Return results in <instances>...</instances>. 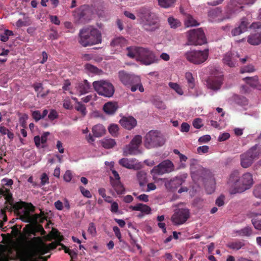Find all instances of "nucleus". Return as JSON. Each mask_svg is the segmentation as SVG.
I'll list each match as a JSON object with an SVG mask.
<instances>
[{"mask_svg":"<svg viewBox=\"0 0 261 261\" xmlns=\"http://www.w3.org/2000/svg\"><path fill=\"white\" fill-rule=\"evenodd\" d=\"M2 183L3 186L0 188V196L4 197L6 200L5 209L9 211H13L23 222H31L32 218L30 213L35 211L34 206L31 203H30L29 206L26 207L24 202L22 201H14L10 189L5 187L6 186L11 188L13 184V181L12 179L4 178L2 179Z\"/></svg>","mask_w":261,"mask_h":261,"instance_id":"nucleus-1","label":"nucleus"},{"mask_svg":"<svg viewBox=\"0 0 261 261\" xmlns=\"http://www.w3.org/2000/svg\"><path fill=\"white\" fill-rule=\"evenodd\" d=\"M228 184L230 188V194L242 193L253 185L252 175L249 172H246L240 176L238 171H234L230 175Z\"/></svg>","mask_w":261,"mask_h":261,"instance_id":"nucleus-2","label":"nucleus"},{"mask_svg":"<svg viewBox=\"0 0 261 261\" xmlns=\"http://www.w3.org/2000/svg\"><path fill=\"white\" fill-rule=\"evenodd\" d=\"M79 42L84 47L101 43V34L100 31L89 25L80 30Z\"/></svg>","mask_w":261,"mask_h":261,"instance_id":"nucleus-3","label":"nucleus"},{"mask_svg":"<svg viewBox=\"0 0 261 261\" xmlns=\"http://www.w3.org/2000/svg\"><path fill=\"white\" fill-rule=\"evenodd\" d=\"M140 19L142 28L147 32H154L160 28L158 17L149 9L142 8L140 10Z\"/></svg>","mask_w":261,"mask_h":261,"instance_id":"nucleus-4","label":"nucleus"},{"mask_svg":"<svg viewBox=\"0 0 261 261\" xmlns=\"http://www.w3.org/2000/svg\"><path fill=\"white\" fill-rule=\"evenodd\" d=\"M165 142V140L160 132L151 130L145 137L144 146L146 148L150 149L161 146Z\"/></svg>","mask_w":261,"mask_h":261,"instance_id":"nucleus-5","label":"nucleus"},{"mask_svg":"<svg viewBox=\"0 0 261 261\" xmlns=\"http://www.w3.org/2000/svg\"><path fill=\"white\" fill-rule=\"evenodd\" d=\"M94 90L99 95L106 97H111L115 92V88L110 82L106 80L94 81L93 84Z\"/></svg>","mask_w":261,"mask_h":261,"instance_id":"nucleus-6","label":"nucleus"},{"mask_svg":"<svg viewBox=\"0 0 261 261\" xmlns=\"http://www.w3.org/2000/svg\"><path fill=\"white\" fill-rule=\"evenodd\" d=\"M259 152L255 145L240 155V165L243 168L250 167L259 157Z\"/></svg>","mask_w":261,"mask_h":261,"instance_id":"nucleus-7","label":"nucleus"},{"mask_svg":"<svg viewBox=\"0 0 261 261\" xmlns=\"http://www.w3.org/2000/svg\"><path fill=\"white\" fill-rule=\"evenodd\" d=\"M208 56V49L203 50H190L184 54L185 58L194 64H200L204 62Z\"/></svg>","mask_w":261,"mask_h":261,"instance_id":"nucleus-8","label":"nucleus"},{"mask_svg":"<svg viewBox=\"0 0 261 261\" xmlns=\"http://www.w3.org/2000/svg\"><path fill=\"white\" fill-rule=\"evenodd\" d=\"M188 40L189 45H202L206 42L204 32L201 28L188 31Z\"/></svg>","mask_w":261,"mask_h":261,"instance_id":"nucleus-9","label":"nucleus"},{"mask_svg":"<svg viewBox=\"0 0 261 261\" xmlns=\"http://www.w3.org/2000/svg\"><path fill=\"white\" fill-rule=\"evenodd\" d=\"M139 51L138 61L145 65H149L159 61L154 53L148 48L141 47Z\"/></svg>","mask_w":261,"mask_h":261,"instance_id":"nucleus-10","label":"nucleus"},{"mask_svg":"<svg viewBox=\"0 0 261 261\" xmlns=\"http://www.w3.org/2000/svg\"><path fill=\"white\" fill-rule=\"evenodd\" d=\"M190 214V211L188 208L176 209L171 217V221L174 225H182L189 218Z\"/></svg>","mask_w":261,"mask_h":261,"instance_id":"nucleus-11","label":"nucleus"},{"mask_svg":"<svg viewBox=\"0 0 261 261\" xmlns=\"http://www.w3.org/2000/svg\"><path fill=\"white\" fill-rule=\"evenodd\" d=\"M142 143V137L140 135H136L130 142L126 145L123 149V155H136L139 153V146Z\"/></svg>","mask_w":261,"mask_h":261,"instance_id":"nucleus-12","label":"nucleus"},{"mask_svg":"<svg viewBox=\"0 0 261 261\" xmlns=\"http://www.w3.org/2000/svg\"><path fill=\"white\" fill-rule=\"evenodd\" d=\"M174 170V165L172 162L169 160H166L154 166L151 170V173L157 175H162L170 173Z\"/></svg>","mask_w":261,"mask_h":261,"instance_id":"nucleus-13","label":"nucleus"},{"mask_svg":"<svg viewBox=\"0 0 261 261\" xmlns=\"http://www.w3.org/2000/svg\"><path fill=\"white\" fill-rule=\"evenodd\" d=\"M119 78L123 84L126 86H131L132 84H136L140 82L139 76L128 74L123 70L119 72Z\"/></svg>","mask_w":261,"mask_h":261,"instance_id":"nucleus-14","label":"nucleus"},{"mask_svg":"<svg viewBox=\"0 0 261 261\" xmlns=\"http://www.w3.org/2000/svg\"><path fill=\"white\" fill-rule=\"evenodd\" d=\"M93 14L92 9L87 5L81 6L78 13L79 19L84 22H88L91 20Z\"/></svg>","mask_w":261,"mask_h":261,"instance_id":"nucleus-15","label":"nucleus"},{"mask_svg":"<svg viewBox=\"0 0 261 261\" xmlns=\"http://www.w3.org/2000/svg\"><path fill=\"white\" fill-rule=\"evenodd\" d=\"M249 22L247 18L244 17L240 20L239 24L231 31L232 36H237L246 32L248 28Z\"/></svg>","mask_w":261,"mask_h":261,"instance_id":"nucleus-16","label":"nucleus"},{"mask_svg":"<svg viewBox=\"0 0 261 261\" xmlns=\"http://www.w3.org/2000/svg\"><path fill=\"white\" fill-rule=\"evenodd\" d=\"M185 180L181 176H175L170 180H167L165 182V186L168 191H174Z\"/></svg>","mask_w":261,"mask_h":261,"instance_id":"nucleus-17","label":"nucleus"},{"mask_svg":"<svg viewBox=\"0 0 261 261\" xmlns=\"http://www.w3.org/2000/svg\"><path fill=\"white\" fill-rule=\"evenodd\" d=\"M240 56L237 52L229 51L225 54L223 59V63L230 67H234L237 64V59Z\"/></svg>","mask_w":261,"mask_h":261,"instance_id":"nucleus-18","label":"nucleus"},{"mask_svg":"<svg viewBox=\"0 0 261 261\" xmlns=\"http://www.w3.org/2000/svg\"><path fill=\"white\" fill-rule=\"evenodd\" d=\"M207 88L214 91L219 90L223 83V79L221 76L210 77L206 81Z\"/></svg>","mask_w":261,"mask_h":261,"instance_id":"nucleus-19","label":"nucleus"},{"mask_svg":"<svg viewBox=\"0 0 261 261\" xmlns=\"http://www.w3.org/2000/svg\"><path fill=\"white\" fill-rule=\"evenodd\" d=\"M191 174L192 177L194 179L198 180L201 178V175L203 172H206L207 169L204 168L198 164H192L190 167Z\"/></svg>","mask_w":261,"mask_h":261,"instance_id":"nucleus-20","label":"nucleus"},{"mask_svg":"<svg viewBox=\"0 0 261 261\" xmlns=\"http://www.w3.org/2000/svg\"><path fill=\"white\" fill-rule=\"evenodd\" d=\"M121 125L125 128L130 130L137 125L136 120L133 117H124L119 121Z\"/></svg>","mask_w":261,"mask_h":261,"instance_id":"nucleus-21","label":"nucleus"},{"mask_svg":"<svg viewBox=\"0 0 261 261\" xmlns=\"http://www.w3.org/2000/svg\"><path fill=\"white\" fill-rule=\"evenodd\" d=\"M118 103L115 101H110L106 103L103 107L104 112L109 115L114 114L118 109Z\"/></svg>","mask_w":261,"mask_h":261,"instance_id":"nucleus-22","label":"nucleus"},{"mask_svg":"<svg viewBox=\"0 0 261 261\" xmlns=\"http://www.w3.org/2000/svg\"><path fill=\"white\" fill-rule=\"evenodd\" d=\"M247 42L252 45L261 44V32L249 35L247 37Z\"/></svg>","mask_w":261,"mask_h":261,"instance_id":"nucleus-23","label":"nucleus"},{"mask_svg":"<svg viewBox=\"0 0 261 261\" xmlns=\"http://www.w3.org/2000/svg\"><path fill=\"white\" fill-rule=\"evenodd\" d=\"M77 90L80 93V95L87 93L90 91V86L87 80H85L81 82H79L76 86Z\"/></svg>","mask_w":261,"mask_h":261,"instance_id":"nucleus-24","label":"nucleus"},{"mask_svg":"<svg viewBox=\"0 0 261 261\" xmlns=\"http://www.w3.org/2000/svg\"><path fill=\"white\" fill-rule=\"evenodd\" d=\"M129 208L133 211H140L145 214H150L151 210L149 206L140 203L134 206H130Z\"/></svg>","mask_w":261,"mask_h":261,"instance_id":"nucleus-25","label":"nucleus"},{"mask_svg":"<svg viewBox=\"0 0 261 261\" xmlns=\"http://www.w3.org/2000/svg\"><path fill=\"white\" fill-rule=\"evenodd\" d=\"M140 48L141 47L135 46L128 47L126 48V55L130 58H135L136 60L138 61L139 51H140Z\"/></svg>","mask_w":261,"mask_h":261,"instance_id":"nucleus-26","label":"nucleus"},{"mask_svg":"<svg viewBox=\"0 0 261 261\" xmlns=\"http://www.w3.org/2000/svg\"><path fill=\"white\" fill-rule=\"evenodd\" d=\"M92 133L95 137H100L105 134L106 129L102 124H97L92 128Z\"/></svg>","mask_w":261,"mask_h":261,"instance_id":"nucleus-27","label":"nucleus"},{"mask_svg":"<svg viewBox=\"0 0 261 261\" xmlns=\"http://www.w3.org/2000/svg\"><path fill=\"white\" fill-rule=\"evenodd\" d=\"M111 185L118 194L124 193L125 189L120 180H114L111 177Z\"/></svg>","mask_w":261,"mask_h":261,"instance_id":"nucleus-28","label":"nucleus"},{"mask_svg":"<svg viewBox=\"0 0 261 261\" xmlns=\"http://www.w3.org/2000/svg\"><path fill=\"white\" fill-rule=\"evenodd\" d=\"M137 177L141 187H144L148 181L147 173L144 171H139L137 172Z\"/></svg>","mask_w":261,"mask_h":261,"instance_id":"nucleus-29","label":"nucleus"},{"mask_svg":"<svg viewBox=\"0 0 261 261\" xmlns=\"http://www.w3.org/2000/svg\"><path fill=\"white\" fill-rule=\"evenodd\" d=\"M100 143L106 149L112 148L116 145L115 140L111 138H104L100 141Z\"/></svg>","mask_w":261,"mask_h":261,"instance_id":"nucleus-30","label":"nucleus"},{"mask_svg":"<svg viewBox=\"0 0 261 261\" xmlns=\"http://www.w3.org/2000/svg\"><path fill=\"white\" fill-rule=\"evenodd\" d=\"M50 133L48 132L44 133L41 137H40L39 136H36L34 138V141L35 142V144L36 146L37 147H39L40 145V143L42 144H44L46 143L47 141V137Z\"/></svg>","mask_w":261,"mask_h":261,"instance_id":"nucleus-31","label":"nucleus"},{"mask_svg":"<svg viewBox=\"0 0 261 261\" xmlns=\"http://www.w3.org/2000/svg\"><path fill=\"white\" fill-rule=\"evenodd\" d=\"M185 25L187 27H191L199 25V23L197 22L191 15H188L185 19Z\"/></svg>","mask_w":261,"mask_h":261,"instance_id":"nucleus-32","label":"nucleus"},{"mask_svg":"<svg viewBox=\"0 0 261 261\" xmlns=\"http://www.w3.org/2000/svg\"><path fill=\"white\" fill-rule=\"evenodd\" d=\"M126 44V40L122 37L114 38L111 42V45L113 47L123 46Z\"/></svg>","mask_w":261,"mask_h":261,"instance_id":"nucleus-33","label":"nucleus"},{"mask_svg":"<svg viewBox=\"0 0 261 261\" xmlns=\"http://www.w3.org/2000/svg\"><path fill=\"white\" fill-rule=\"evenodd\" d=\"M119 163L122 166L128 169L134 168V161L127 158H122L119 161Z\"/></svg>","mask_w":261,"mask_h":261,"instance_id":"nucleus-34","label":"nucleus"},{"mask_svg":"<svg viewBox=\"0 0 261 261\" xmlns=\"http://www.w3.org/2000/svg\"><path fill=\"white\" fill-rule=\"evenodd\" d=\"M245 245L243 241H237L228 243L227 246L233 250H238Z\"/></svg>","mask_w":261,"mask_h":261,"instance_id":"nucleus-35","label":"nucleus"},{"mask_svg":"<svg viewBox=\"0 0 261 261\" xmlns=\"http://www.w3.org/2000/svg\"><path fill=\"white\" fill-rule=\"evenodd\" d=\"M237 233L240 236L250 237L252 234V230L250 227L247 226L240 230H237Z\"/></svg>","mask_w":261,"mask_h":261,"instance_id":"nucleus-36","label":"nucleus"},{"mask_svg":"<svg viewBox=\"0 0 261 261\" xmlns=\"http://www.w3.org/2000/svg\"><path fill=\"white\" fill-rule=\"evenodd\" d=\"M159 5L164 8H168L174 5L176 0H158Z\"/></svg>","mask_w":261,"mask_h":261,"instance_id":"nucleus-37","label":"nucleus"},{"mask_svg":"<svg viewBox=\"0 0 261 261\" xmlns=\"http://www.w3.org/2000/svg\"><path fill=\"white\" fill-rule=\"evenodd\" d=\"M246 83L250 85L252 87H257L258 84V77L257 76L254 77H246L244 79Z\"/></svg>","mask_w":261,"mask_h":261,"instance_id":"nucleus-38","label":"nucleus"},{"mask_svg":"<svg viewBox=\"0 0 261 261\" xmlns=\"http://www.w3.org/2000/svg\"><path fill=\"white\" fill-rule=\"evenodd\" d=\"M168 21L171 28L176 29L181 25V22L177 19L173 17H169Z\"/></svg>","mask_w":261,"mask_h":261,"instance_id":"nucleus-39","label":"nucleus"},{"mask_svg":"<svg viewBox=\"0 0 261 261\" xmlns=\"http://www.w3.org/2000/svg\"><path fill=\"white\" fill-rule=\"evenodd\" d=\"M185 77L186 80H187L189 87L191 89H193L195 86V83H194V79L193 77L192 74L190 72H188L186 73Z\"/></svg>","mask_w":261,"mask_h":261,"instance_id":"nucleus-40","label":"nucleus"},{"mask_svg":"<svg viewBox=\"0 0 261 261\" xmlns=\"http://www.w3.org/2000/svg\"><path fill=\"white\" fill-rule=\"evenodd\" d=\"M109 133L113 136L117 137L118 135L119 126L117 124H112L109 127Z\"/></svg>","mask_w":261,"mask_h":261,"instance_id":"nucleus-41","label":"nucleus"},{"mask_svg":"<svg viewBox=\"0 0 261 261\" xmlns=\"http://www.w3.org/2000/svg\"><path fill=\"white\" fill-rule=\"evenodd\" d=\"M85 67L87 70L93 73L98 74L100 73V72H101V70H99L98 68L90 64H86L85 65Z\"/></svg>","mask_w":261,"mask_h":261,"instance_id":"nucleus-42","label":"nucleus"},{"mask_svg":"<svg viewBox=\"0 0 261 261\" xmlns=\"http://www.w3.org/2000/svg\"><path fill=\"white\" fill-rule=\"evenodd\" d=\"M128 86L131 87L130 89L132 92L136 91L138 89L141 92L144 91V88L143 87L141 83V81L140 82H138V83L132 84V85Z\"/></svg>","mask_w":261,"mask_h":261,"instance_id":"nucleus-43","label":"nucleus"},{"mask_svg":"<svg viewBox=\"0 0 261 261\" xmlns=\"http://www.w3.org/2000/svg\"><path fill=\"white\" fill-rule=\"evenodd\" d=\"M236 102L241 106H246L248 104L247 98L244 96H237L235 99Z\"/></svg>","mask_w":261,"mask_h":261,"instance_id":"nucleus-44","label":"nucleus"},{"mask_svg":"<svg viewBox=\"0 0 261 261\" xmlns=\"http://www.w3.org/2000/svg\"><path fill=\"white\" fill-rule=\"evenodd\" d=\"M75 109L81 113L83 116H85L86 114V107L82 103L78 102L77 105L75 107Z\"/></svg>","mask_w":261,"mask_h":261,"instance_id":"nucleus-45","label":"nucleus"},{"mask_svg":"<svg viewBox=\"0 0 261 261\" xmlns=\"http://www.w3.org/2000/svg\"><path fill=\"white\" fill-rule=\"evenodd\" d=\"M169 86L171 88L173 89L179 95H182L183 94V91L181 88L177 84L175 83H170Z\"/></svg>","mask_w":261,"mask_h":261,"instance_id":"nucleus-46","label":"nucleus"},{"mask_svg":"<svg viewBox=\"0 0 261 261\" xmlns=\"http://www.w3.org/2000/svg\"><path fill=\"white\" fill-rule=\"evenodd\" d=\"M253 194L256 198L261 199V183L255 186L253 190Z\"/></svg>","mask_w":261,"mask_h":261,"instance_id":"nucleus-47","label":"nucleus"},{"mask_svg":"<svg viewBox=\"0 0 261 261\" xmlns=\"http://www.w3.org/2000/svg\"><path fill=\"white\" fill-rule=\"evenodd\" d=\"M252 223L255 228L261 230V219L254 218L252 220Z\"/></svg>","mask_w":261,"mask_h":261,"instance_id":"nucleus-48","label":"nucleus"},{"mask_svg":"<svg viewBox=\"0 0 261 261\" xmlns=\"http://www.w3.org/2000/svg\"><path fill=\"white\" fill-rule=\"evenodd\" d=\"M254 71V66L252 65H249L244 66L241 69V73L251 72Z\"/></svg>","mask_w":261,"mask_h":261,"instance_id":"nucleus-49","label":"nucleus"},{"mask_svg":"<svg viewBox=\"0 0 261 261\" xmlns=\"http://www.w3.org/2000/svg\"><path fill=\"white\" fill-rule=\"evenodd\" d=\"M40 179V186H43L45 185L46 184L49 183V178L45 173H44L41 175Z\"/></svg>","mask_w":261,"mask_h":261,"instance_id":"nucleus-50","label":"nucleus"},{"mask_svg":"<svg viewBox=\"0 0 261 261\" xmlns=\"http://www.w3.org/2000/svg\"><path fill=\"white\" fill-rule=\"evenodd\" d=\"M72 178V174L71 171L70 170H67L63 176L64 180L66 182H69L71 180Z\"/></svg>","mask_w":261,"mask_h":261,"instance_id":"nucleus-51","label":"nucleus"},{"mask_svg":"<svg viewBox=\"0 0 261 261\" xmlns=\"http://www.w3.org/2000/svg\"><path fill=\"white\" fill-rule=\"evenodd\" d=\"M211 139V137L208 135H205L200 137L198 139V142L200 143H206L209 142Z\"/></svg>","mask_w":261,"mask_h":261,"instance_id":"nucleus-52","label":"nucleus"},{"mask_svg":"<svg viewBox=\"0 0 261 261\" xmlns=\"http://www.w3.org/2000/svg\"><path fill=\"white\" fill-rule=\"evenodd\" d=\"M58 117V114L57 112L55 110H51V111H50V112L48 115V119L50 120L53 121V120H55V119H57Z\"/></svg>","mask_w":261,"mask_h":261,"instance_id":"nucleus-53","label":"nucleus"},{"mask_svg":"<svg viewBox=\"0 0 261 261\" xmlns=\"http://www.w3.org/2000/svg\"><path fill=\"white\" fill-rule=\"evenodd\" d=\"M193 125L196 128H201L203 124H202L201 119L200 118H196L193 121Z\"/></svg>","mask_w":261,"mask_h":261,"instance_id":"nucleus-54","label":"nucleus"},{"mask_svg":"<svg viewBox=\"0 0 261 261\" xmlns=\"http://www.w3.org/2000/svg\"><path fill=\"white\" fill-rule=\"evenodd\" d=\"M80 189L81 192L83 195L84 196L87 198H91L92 197V195L90 193V191L86 189H85L83 187L80 186Z\"/></svg>","mask_w":261,"mask_h":261,"instance_id":"nucleus-55","label":"nucleus"},{"mask_svg":"<svg viewBox=\"0 0 261 261\" xmlns=\"http://www.w3.org/2000/svg\"><path fill=\"white\" fill-rule=\"evenodd\" d=\"M32 117L35 121H38L42 119L41 114L38 110L34 111L32 112Z\"/></svg>","mask_w":261,"mask_h":261,"instance_id":"nucleus-56","label":"nucleus"},{"mask_svg":"<svg viewBox=\"0 0 261 261\" xmlns=\"http://www.w3.org/2000/svg\"><path fill=\"white\" fill-rule=\"evenodd\" d=\"M225 197L223 195H220L216 200L215 203L218 206H222L224 204Z\"/></svg>","mask_w":261,"mask_h":261,"instance_id":"nucleus-57","label":"nucleus"},{"mask_svg":"<svg viewBox=\"0 0 261 261\" xmlns=\"http://www.w3.org/2000/svg\"><path fill=\"white\" fill-rule=\"evenodd\" d=\"M88 231L92 236H94L96 234V228L93 223L91 222L89 223Z\"/></svg>","mask_w":261,"mask_h":261,"instance_id":"nucleus-58","label":"nucleus"},{"mask_svg":"<svg viewBox=\"0 0 261 261\" xmlns=\"http://www.w3.org/2000/svg\"><path fill=\"white\" fill-rule=\"evenodd\" d=\"M197 152L199 153H205L208 152L209 150V147L208 146L203 145L202 146H199L197 148Z\"/></svg>","mask_w":261,"mask_h":261,"instance_id":"nucleus-59","label":"nucleus"},{"mask_svg":"<svg viewBox=\"0 0 261 261\" xmlns=\"http://www.w3.org/2000/svg\"><path fill=\"white\" fill-rule=\"evenodd\" d=\"M190 129V125L186 123L183 122L180 126V131L181 132H188Z\"/></svg>","mask_w":261,"mask_h":261,"instance_id":"nucleus-60","label":"nucleus"},{"mask_svg":"<svg viewBox=\"0 0 261 261\" xmlns=\"http://www.w3.org/2000/svg\"><path fill=\"white\" fill-rule=\"evenodd\" d=\"M230 137L229 133H224L220 135L218 137V141L220 142L224 141L228 139Z\"/></svg>","mask_w":261,"mask_h":261,"instance_id":"nucleus-61","label":"nucleus"},{"mask_svg":"<svg viewBox=\"0 0 261 261\" xmlns=\"http://www.w3.org/2000/svg\"><path fill=\"white\" fill-rule=\"evenodd\" d=\"M119 206L118 204L116 202H113L112 203L111 206V211L112 213H116L118 211Z\"/></svg>","mask_w":261,"mask_h":261,"instance_id":"nucleus-62","label":"nucleus"},{"mask_svg":"<svg viewBox=\"0 0 261 261\" xmlns=\"http://www.w3.org/2000/svg\"><path fill=\"white\" fill-rule=\"evenodd\" d=\"M113 229L116 237L120 241V239L121 238V234L119 228L117 226H114Z\"/></svg>","mask_w":261,"mask_h":261,"instance_id":"nucleus-63","label":"nucleus"},{"mask_svg":"<svg viewBox=\"0 0 261 261\" xmlns=\"http://www.w3.org/2000/svg\"><path fill=\"white\" fill-rule=\"evenodd\" d=\"M250 29H261V23L259 22H253L250 25Z\"/></svg>","mask_w":261,"mask_h":261,"instance_id":"nucleus-64","label":"nucleus"}]
</instances>
